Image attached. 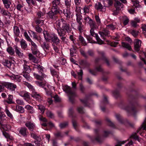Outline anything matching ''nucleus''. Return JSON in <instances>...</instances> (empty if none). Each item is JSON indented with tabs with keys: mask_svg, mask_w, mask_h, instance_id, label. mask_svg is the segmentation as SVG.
I'll return each instance as SVG.
<instances>
[{
	"mask_svg": "<svg viewBox=\"0 0 146 146\" xmlns=\"http://www.w3.org/2000/svg\"><path fill=\"white\" fill-rule=\"evenodd\" d=\"M54 24L55 29L57 33L59 34L64 33L65 31H67L68 33H69L72 31L69 24L62 18L56 20Z\"/></svg>",
	"mask_w": 146,
	"mask_h": 146,
	"instance_id": "1",
	"label": "nucleus"
},
{
	"mask_svg": "<svg viewBox=\"0 0 146 146\" xmlns=\"http://www.w3.org/2000/svg\"><path fill=\"white\" fill-rule=\"evenodd\" d=\"M68 94L69 100L70 102L73 103L74 102V98L78 97L75 92L72 91L71 88L68 86H65L63 89Z\"/></svg>",
	"mask_w": 146,
	"mask_h": 146,
	"instance_id": "2",
	"label": "nucleus"
},
{
	"mask_svg": "<svg viewBox=\"0 0 146 146\" xmlns=\"http://www.w3.org/2000/svg\"><path fill=\"white\" fill-rule=\"evenodd\" d=\"M76 20L78 24L77 26H74V28L77 29L80 33H81L83 31L84 29V25L82 24V15L79 13L76 14Z\"/></svg>",
	"mask_w": 146,
	"mask_h": 146,
	"instance_id": "3",
	"label": "nucleus"
},
{
	"mask_svg": "<svg viewBox=\"0 0 146 146\" xmlns=\"http://www.w3.org/2000/svg\"><path fill=\"white\" fill-rule=\"evenodd\" d=\"M0 84L2 85L10 90L13 91L15 90L17 86L13 83L5 82H0Z\"/></svg>",
	"mask_w": 146,
	"mask_h": 146,
	"instance_id": "4",
	"label": "nucleus"
},
{
	"mask_svg": "<svg viewBox=\"0 0 146 146\" xmlns=\"http://www.w3.org/2000/svg\"><path fill=\"white\" fill-rule=\"evenodd\" d=\"M60 13V12L51 10L47 13V17L49 19H51L52 20H56L58 18L57 15Z\"/></svg>",
	"mask_w": 146,
	"mask_h": 146,
	"instance_id": "5",
	"label": "nucleus"
},
{
	"mask_svg": "<svg viewBox=\"0 0 146 146\" xmlns=\"http://www.w3.org/2000/svg\"><path fill=\"white\" fill-rule=\"evenodd\" d=\"M132 104H130L128 105L125 106L124 109L129 114L132 115H134L137 112V111L136 108L132 106Z\"/></svg>",
	"mask_w": 146,
	"mask_h": 146,
	"instance_id": "6",
	"label": "nucleus"
},
{
	"mask_svg": "<svg viewBox=\"0 0 146 146\" xmlns=\"http://www.w3.org/2000/svg\"><path fill=\"white\" fill-rule=\"evenodd\" d=\"M80 52L81 54L86 58H88V56L93 57L94 55V51L91 50H88L86 53L83 50L80 49Z\"/></svg>",
	"mask_w": 146,
	"mask_h": 146,
	"instance_id": "7",
	"label": "nucleus"
},
{
	"mask_svg": "<svg viewBox=\"0 0 146 146\" xmlns=\"http://www.w3.org/2000/svg\"><path fill=\"white\" fill-rule=\"evenodd\" d=\"M2 1L4 7L7 9H9L10 11H12L15 9L13 7H10L11 5V2L9 0H2Z\"/></svg>",
	"mask_w": 146,
	"mask_h": 146,
	"instance_id": "8",
	"label": "nucleus"
},
{
	"mask_svg": "<svg viewBox=\"0 0 146 146\" xmlns=\"http://www.w3.org/2000/svg\"><path fill=\"white\" fill-rule=\"evenodd\" d=\"M0 13L1 15L5 18L8 17L10 19L11 17V13L7 10H6L4 8H1V7L0 5Z\"/></svg>",
	"mask_w": 146,
	"mask_h": 146,
	"instance_id": "9",
	"label": "nucleus"
},
{
	"mask_svg": "<svg viewBox=\"0 0 146 146\" xmlns=\"http://www.w3.org/2000/svg\"><path fill=\"white\" fill-rule=\"evenodd\" d=\"M60 4V3L55 1H52L50 3V6L51 7V10L60 12L59 8L58 7V5Z\"/></svg>",
	"mask_w": 146,
	"mask_h": 146,
	"instance_id": "10",
	"label": "nucleus"
},
{
	"mask_svg": "<svg viewBox=\"0 0 146 146\" xmlns=\"http://www.w3.org/2000/svg\"><path fill=\"white\" fill-rule=\"evenodd\" d=\"M95 9L100 11L104 12L105 11V7L102 5L100 2H98L95 5Z\"/></svg>",
	"mask_w": 146,
	"mask_h": 146,
	"instance_id": "11",
	"label": "nucleus"
},
{
	"mask_svg": "<svg viewBox=\"0 0 146 146\" xmlns=\"http://www.w3.org/2000/svg\"><path fill=\"white\" fill-rule=\"evenodd\" d=\"M52 44H59L60 43V40L56 35L55 34L52 35L51 39Z\"/></svg>",
	"mask_w": 146,
	"mask_h": 146,
	"instance_id": "12",
	"label": "nucleus"
},
{
	"mask_svg": "<svg viewBox=\"0 0 146 146\" xmlns=\"http://www.w3.org/2000/svg\"><path fill=\"white\" fill-rule=\"evenodd\" d=\"M41 73V75L40 76L34 72L33 73V75L34 77L36 79L40 81H42L44 78H46L47 77V76L44 73H42V72Z\"/></svg>",
	"mask_w": 146,
	"mask_h": 146,
	"instance_id": "13",
	"label": "nucleus"
},
{
	"mask_svg": "<svg viewBox=\"0 0 146 146\" xmlns=\"http://www.w3.org/2000/svg\"><path fill=\"white\" fill-rule=\"evenodd\" d=\"M15 3L16 5H15V7L14 9L16 8L18 11H21L24 6L22 1H18L17 2H16Z\"/></svg>",
	"mask_w": 146,
	"mask_h": 146,
	"instance_id": "14",
	"label": "nucleus"
},
{
	"mask_svg": "<svg viewBox=\"0 0 146 146\" xmlns=\"http://www.w3.org/2000/svg\"><path fill=\"white\" fill-rule=\"evenodd\" d=\"M27 129L25 127H21L19 130V133L24 137H27L29 133Z\"/></svg>",
	"mask_w": 146,
	"mask_h": 146,
	"instance_id": "15",
	"label": "nucleus"
},
{
	"mask_svg": "<svg viewBox=\"0 0 146 146\" xmlns=\"http://www.w3.org/2000/svg\"><path fill=\"white\" fill-rule=\"evenodd\" d=\"M31 95L33 97L39 102H41L42 100V98L41 95L36 92H33Z\"/></svg>",
	"mask_w": 146,
	"mask_h": 146,
	"instance_id": "16",
	"label": "nucleus"
},
{
	"mask_svg": "<svg viewBox=\"0 0 146 146\" xmlns=\"http://www.w3.org/2000/svg\"><path fill=\"white\" fill-rule=\"evenodd\" d=\"M109 32L107 29H104L102 31H99V33L104 40L106 39V37L108 36Z\"/></svg>",
	"mask_w": 146,
	"mask_h": 146,
	"instance_id": "17",
	"label": "nucleus"
},
{
	"mask_svg": "<svg viewBox=\"0 0 146 146\" xmlns=\"http://www.w3.org/2000/svg\"><path fill=\"white\" fill-rule=\"evenodd\" d=\"M20 44L21 48L24 50H28V46L26 42L24 39H22L20 41Z\"/></svg>",
	"mask_w": 146,
	"mask_h": 146,
	"instance_id": "18",
	"label": "nucleus"
},
{
	"mask_svg": "<svg viewBox=\"0 0 146 146\" xmlns=\"http://www.w3.org/2000/svg\"><path fill=\"white\" fill-rule=\"evenodd\" d=\"M92 6V5H85L82 9L83 11V14L84 15H86V14H88L90 12V7Z\"/></svg>",
	"mask_w": 146,
	"mask_h": 146,
	"instance_id": "19",
	"label": "nucleus"
},
{
	"mask_svg": "<svg viewBox=\"0 0 146 146\" xmlns=\"http://www.w3.org/2000/svg\"><path fill=\"white\" fill-rule=\"evenodd\" d=\"M146 131V119H145L143 123L141 125V127L139 128L137 131V133H139L140 135H142V133H141L142 129Z\"/></svg>",
	"mask_w": 146,
	"mask_h": 146,
	"instance_id": "20",
	"label": "nucleus"
},
{
	"mask_svg": "<svg viewBox=\"0 0 146 146\" xmlns=\"http://www.w3.org/2000/svg\"><path fill=\"white\" fill-rule=\"evenodd\" d=\"M15 51L17 56L21 58L23 57V53L20 51L21 49L17 46H14Z\"/></svg>",
	"mask_w": 146,
	"mask_h": 146,
	"instance_id": "21",
	"label": "nucleus"
},
{
	"mask_svg": "<svg viewBox=\"0 0 146 146\" xmlns=\"http://www.w3.org/2000/svg\"><path fill=\"white\" fill-rule=\"evenodd\" d=\"M44 36L45 39L47 42H50L51 39V36L52 35H50L49 33L46 31H44L43 32Z\"/></svg>",
	"mask_w": 146,
	"mask_h": 146,
	"instance_id": "22",
	"label": "nucleus"
},
{
	"mask_svg": "<svg viewBox=\"0 0 146 146\" xmlns=\"http://www.w3.org/2000/svg\"><path fill=\"white\" fill-rule=\"evenodd\" d=\"M25 125L31 131H33L35 127V124L30 122H27L26 123Z\"/></svg>",
	"mask_w": 146,
	"mask_h": 146,
	"instance_id": "23",
	"label": "nucleus"
},
{
	"mask_svg": "<svg viewBox=\"0 0 146 146\" xmlns=\"http://www.w3.org/2000/svg\"><path fill=\"white\" fill-rule=\"evenodd\" d=\"M99 54H100L102 57V60L105 61L107 64L108 66L110 65V63L108 59L105 56V54L103 52H98Z\"/></svg>",
	"mask_w": 146,
	"mask_h": 146,
	"instance_id": "24",
	"label": "nucleus"
},
{
	"mask_svg": "<svg viewBox=\"0 0 146 146\" xmlns=\"http://www.w3.org/2000/svg\"><path fill=\"white\" fill-rule=\"evenodd\" d=\"M141 41L139 40L134 43V49L137 52H138L140 50V48L141 46Z\"/></svg>",
	"mask_w": 146,
	"mask_h": 146,
	"instance_id": "25",
	"label": "nucleus"
},
{
	"mask_svg": "<svg viewBox=\"0 0 146 146\" xmlns=\"http://www.w3.org/2000/svg\"><path fill=\"white\" fill-rule=\"evenodd\" d=\"M114 6L117 10H120L122 8L123 4L119 1L115 0L114 3Z\"/></svg>",
	"mask_w": 146,
	"mask_h": 146,
	"instance_id": "26",
	"label": "nucleus"
},
{
	"mask_svg": "<svg viewBox=\"0 0 146 146\" xmlns=\"http://www.w3.org/2000/svg\"><path fill=\"white\" fill-rule=\"evenodd\" d=\"M20 95L21 96L25 98L28 99H30V94L28 92L25 91H23L20 92L19 93Z\"/></svg>",
	"mask_w": 146,
	"mask_h": 146,
	"instance_id": "27",
	"label": "nucleus"
},
{
	"mask_svg": "<svg viewBox=\"0 0 146 146\" xmlns=\"http://www.w3.org/2000/svg\"><path fill=\"white\" fill-rule=\"evenodd\" d=\"M33 68H34L38 70V72L42 73L43 72V69L44 67L41 66L39 64H34Z\"/></svg>",
	"mask_w": 146,
	"mask_h": 146,
	"instance_id": "28",
	"label": "nucleus"
},
{
	"mask_svg": "<svg viewBox=\"0 0 146 146\" xmlns=\"http://www.w3.org/2000/svg\"><path fill=\"white\" fill-rule=\"evenodd\" d=\"M41 44L42 47L45 51L49 50V44L47 42H42V43H41Z\"/></svg>",
	"mask_w": 146,
	"mask_h": 146,
	"instance_id": "29",
	"label": "nucleus"
},
{
	"mask_svg": "<svg viewBox=\"0 0 146 146\" xmlns=\"http://www.w3.org/2000/svg\"><path fill=\"white\" fill-rule=\"evenodd\" d=\"M2 119H0V125H1L3 129L6 131L9 130L11 129V126L9 125L3 124L2 123L1 121Z\"/></svg>",
	"mask_w": 146,
	"mask_h": 146,
	"instance_id": "30",
	"label": "nucleus"
},
{
	"mask_svg": "<svg viewBox=\"0 0 146 146\" xmlns=\"http://www.w3.org/2000/svg\"><path fill=\"white\" fill-rule=\"evenodd\" d=\"M11 62H12L11 60L5 59L3 61V64L5 66L8 68H10L12 64Z\"/></svg>",
	"mask_w": 146,
	"mask_h": 146,
	"instance_id": "31",
	"label": "nucleus"
},
{
	"mask_svg": "<svg viewBox=\"0 0 146 146\" xmlns=\"http://www.w3.org/2000/svg\"><path fill=\"white\" fill-rule=\"evenodd\" d=\"M63 13L67 18H70L71 13L69 9H64Z\"/></svg>",
	"mask_w": 146,
	"mask_h": 146,
	"instance_id": "32",
	"label": "nucleus"
},
{
	"mask_svg": "<svg viewBox=\"0 0 146 146\" xmlns=\"http://www.w3.org/2000/svg\"><path fill=\"white\" fill-rule=\"evenodd\" d=\"M88 24H89L90 28H96V23L95 21L93 20L91 18L88 21Z\"/></svg>",
	"mask_w": 146,
	"mask_h": 146,
	"instance_id": "33",
	"label": "nucleus"
},
{
	"mask_svg": "<svg viewBox=\"0 0 146 146\" xmlns=\"http://www.w3.org/2000/svg\"><path fill=\"white\" fill-rule=\"evenodd\" d=\"M72 48H71L70 49V55L72 57L76 56V49L74 45H72Z\"/></svg>",
	"mask_w": 146,
	"mask_h": 146,
	"instance_id": "34",
	"label": "nucleus"
},
{
	"mask_svg": "<svg viewBox=\"0 0 146 146\" xmlns=\"http://www.w3.org/2000/svg\"><path fill=\"white\" fill-rule=\"evenodd\" d=\"M2 133L3 135L7 139V141H8L9 140H11L13 139V137L8 133L5 131H3Z\"/></svg>",
	"mask_w": 146,
	"mask_h": 146,
	"instance_id": "35",
	"label": "nucleus"
},
{
	"mask_svg": "<svg viewBox=\"0 0 146 146\" xmlns=\"http://www.w3.org/2000/svg\"><path fill=\"white\" fill-rule=\"evenodd\" d=\"M31 137L34 139H36L38 141H40L41 140V138L39 136L37 135L36 134L34 133H30Z\"/></svg>",
	"mask_w": 146,
	"mask_h": 146,
	"instance_id": "36",
	"label": "nucleus"
},
{
	"mask_svg": "<svg viewBox=\"0 0 146 146\" xmlns=\"http://www.w3.org/2000/svg\"><path fill=\"white\" fill-rule=\"evenodd\" d=\"M15 110L17 112L20 113H23L25 112L24 108L21 106L17 105L16 107Z\"/></svg>",
	"mask_w": 146,
	"mask_h": 146,
	"instance_id": "37",
	"label": "nucleus"
},
{
	"mask_svg": "<svg viewBox=\"0 0 146 146\" xmlns=\"http://www.w3.org/2000/svg\"><path fill=\"white\" fill-rule=\"evenodd\" d=\"M35 22L36 25L38 26H42L44 24L43 20L38 18H36Z\"/></svg>",
	"mask_w": 146,
	"mask_h": 146,
	"instance_id": "38",
	"label": "nucleus"
},
{
	"mask_svg": "<svg viewBox=\"0 0 146 146\" xmlns=\"http://www.w3.org/2000/svg\"><path fill=\"white\" fill-rule=\"evenodd\" d=\"M122 46L126 48L129 50H131L132 48L131 46L129 44L125 42H122L121 43Z\"/></svg>",
	"mask_w": 146,
	"mask_h": 146,
	"instance_id": "39",
	"label": "nucleus"
},
{
	"mask_svg": "<svg viewBox=\"0 0 146 146\" xmlns=\"http://www.w3.org/2000/svg\"><path fill=\"white\" fill-rule=\"evenodd\" d=\"M124 119H118V121L121 124H127L129 125L131 127H133L134 126V124L129 122H124Z\"/></svg>",
	"mask_w": 146,
	"mask_h": 146,
	"instance_id": "40",
	"label": "nucleus"
},
{
	"mask_svg": "<svg viewBox=\"0 0 146 146\" xmlns=\"http://www.w3.org/2000/svg\"><path fill=\"white\" fill-rule=\"evenodd\" d=\"M86 38L88 42L90 43H96V42L93 40L92 39V37L90 35H86Z\"/></svg>",
	"mask_w": 146,
	"mask_h": 146,
	"instance_id": "41",
	"label": "nucleus"
},
{
	"mask_svg": "<svg viewBox=\"0 0 146 146\" xmlns=\"http://www.w3.org/2000/svg\"><path fill=\"white\" fill-rule=\"evenodd\" d=\"M7 51L11 55H13L14 53V51L13 48L10 46H9L7 49Z\"/></svg>",
	"mask_w": 146,
	"mask_h": 146,
	"instance_id": "42",
	"label": "nucleus"
},
{
	"mask_svg": "<svg viewBox=\"0 0 146 146\" xmlns=\"http://www.w3.org/2000/svg\"><path fill=\"white\" fill-rule=\"evenodd\" d=\"M21 77L18 75H14L11 77V79L16 82H20L21 80Z\"/></svg>",
	"mask_w": 146,
	"mask_h": 146,
	"instance_id": "43",
	"label": "nucleus"
},
{
	"mask_svg": "<svg viewBox=\"0 0 146 146\" xmlns=\"http://www.w3.org/2000/svg\"><path fill=\"white\" fill-rule=\"evenodd\" d=\"M45 13L41 11L38 12L37 13V17L36 18L43 19L44 18Z\"/></svg>",
	"mask_w": 146,
	"mask_h": 146,
	"instance_id": "44",
	"label": "nucleus"
},
{
	"mask_svg": "<svg viewBox=\"0 0 146 146\" xmlns=\"http://www.w3.org/2000/svg\"><path fill=\"white\" fill-rule=\"evenodd\" d=\"M68 125V122H64L61 123H60L59 126L61 129L65 128Z\"/></svg>",
	"mask_w": 146,
	"mask_h": 146,
	"instance_id": "45",
	"label": "nucleus"
},
{
	"mask_svg": "<svg viewBox=\"0 0 146 146\" xmlns=\"http://www.w3.org/2000/svg\"><path fill=\"white\" fill-rule=\"evenodd\" d=\"M64 4L67 9H70L71 6V0H64Z\"/></svg>",
	"mask_w": 146,
	"mask_h": 146,
	"instance_id": "46",
	"label": "nucleus"
},
{
	"mask_svg": "<svg viewBox=\"0 0 146 146\" xmlns=\"http://www.w3.org/2000/svg\"><path fill=\"white\" fill-rule=\"evenodd\" d=\"M80 65L84 66L86 67H88L90 66V64L86 60H82L80 62Z\"/></svg>",
	"mask_w": 146,
	"mask_h": 146,
	"instance_id": "47",
	"label": "nucleus"
},
{
	"mask_svg": "<svg viewBox=\"0 0 146 146\" xmlns=\"http://www.w3.org/2000/svg\"><path fill=\"white\" fill-rule=\"evenodd\" d=\"M27 2L29 5L32 4L34 6L37 5V3L36 0H26Z\"/></svg>",
	"mask_w": 146,
	"mask_h": 146,
	"instance_id": "48",
	"label": "nucleus"
},
{
	"mask_svg": "<svg viewBox=\"0 0 146 146\" xmlns=\"http://www.w3.org/2000/svg\"><path fill=\"white\" fill-rule=\"evenodd\" d=\"M79 40L83 44V45L86 46L87 45V43L85 41V40L84 39V38L81 35H79Z\"/></svg>",
	"mask_w": 146,
	"mask_h": 146,
	"instance_id": "49",
	"label": "nucleus"
},
{
	"mask_svg": "<svg viewBox=\"0 0 146 146\" xmlns=\"http://www.w3.org/2000/svg\"><path fill=\"white\" fill-rule=\"evenodd\" d=\"M14 32L17 36H19L20 33L19 27L17 26H15L13 27Z\"/></svg>",
	"mask_w": 146,
	"mask_h": 146,
	"instance_id": "50",
	"label": "nucleus"
},
{
	"mask_svg": "<svg viewBox=\"0 0 146 146\" xmlns=\"http://www.w3.org/2000/svg\"><path fill=\"white\" fill-rule=\"evenodd\" d=\"M122 20L123 24L124 25H127L129 21V18L126 16H123Z\"/></svg>",
	"mask_w": 146,
	"mask_h": 146,
	"instance_id": "51",
	"label": "nucleus"
},
{
	"mask_svg": "<svg viewBox=\"0 0 146 146\" xmlns=\"http://www.w3.org/2000/svg\"><path fill=\"white\" fill-rule=\"evenodd\" d=\"M65 33L63 34H60L58 33L59 36L60 37H61L60 38V39L63 42H64L65 40L66 39V37L65 36H64L66 35L67 33H68L67 31H65Z\"/></svg>",
	"mask_w": 146,
	"mask_h": 146,
	"instance_id": "52",
	"label": "nucleus"
},
{
	"mask_svg": "<svg viewBox=\"0 0 146 146\" xmlns=\"http://www.w3.org/2000/svg\"><path fill=\"white\" fill-rule=\"evenodd\" d=\"M31 49L32 51L33 54L34 55H36V56L37 54H38L39 53V52L38 49L37 47L35 48H31Z\"/></svg>",
	"mask_w": 146,
	"mask_h": 146,
	"instance_id": "53",
	"label": "nucleus"
},
{
	"mask_svg": "<svg viewBox=\"0 0 146 146\" xmlns=\"http://www.w3.org/2000/svg\"><path fill=\"white\" fill-rule=\"evenodd\" d=\"M13 96L12 95H9L8 98V100L6 101V102L9 104H13Z\"/></svg>",
	"mask_w": 146,
	"mask_h": 146,
	"instance_id": "54",
	"label": "nucleus"
},
{
	"mask_svg": "<svg viewBox=\"0 0 146 146\" xmlns=\"http://www.w3.org/2000/svg\"><path fill=\"white\" fill-rule=\"evenodd\" d=\"M131 137L136 140H137L139 141H140V139H139L138 136L137 135V133H133L131 136Z\"/></svg>",
	"mask_w": 146,
	"mask_h": 146,
	"instance_id": "55",
	"label": "nucleus"
},
{
	"mask_svg": "<svg viewBox=\"0 0 146 146\" xmlns=\"http://www.w3.org/2000/svg\"><path fill=\"white\" fill-rule=\"evenodd\" d=\"M95 38L97 40V41H96V43H97L100 44H102L104 43V42L100 38L98 35Z\"/></svg>",
	"mask_w": 146,
	"mask_h": 146,
	"instance_id": "56",
	"label": "nucleus"
},
{
	"mask_svg": "<svg viewBox=\"0 0 146 146\" xmlns=\"http://www.w3.org/2000/svg\"><path fill=\"white\" fill-rule=\"evenodd\" d=\"M113 96L115 98H117L120 96L119 92L117 90H115L113 92Z\"/></svg>",
	"mask_w": 146,
	"mask_h": 146,
	"instance_id": "57",
	"label": "nucleus"
},
{
	"mask_svg": "<svg viewBox=\"0 0 146 146\" xmlns=\"http://www.w3.org/2000/svg\"><path fill=\"white\" fill-rule=\"evenodd\" d=\"M80 90L81 92L84 94L85 93V88L82 83H80L79 84Z\"/></svg>",
	"mask_w": 146,
	"mask_h": 146,
	"instance_id": "58",
	"label": "nucleus"
},
{
	"mask_svg": "<svg viewBox=\"0 0 146 146\" xmlns=\"http://www.w3.org/2000/svg\"><path fill=\"white\" fill-rule=\"evenodd\" d=\"M95 17L97 25L98 26L100 25L101 23L100 19V18L99 16L97 15H96Z\"/></svg>",
	"mask_w": 146,
	"mask_h": 146,
	"instance_id": "59",
	"label": "nucleus"
},
{
	"mask_svg": "<svg viewBox=\"0 0 146 146\" xmlns=\"http://www.w3.org/2000/svg\"><path fill=\"white\" fill-rule=\"evenodd\" d=\"M53 48L55 52L58 53L59 51V44L56 45L55 44L52 45Z\"/></svg>",
	"mask_w": 146,
	"mask_h": 146,
	"instance_id": "60",
	"label": "nucleus"
},
{
	"mask_svg": "<svg viewBox=\"0 0 146 146\" xmlns=\"http://www.w3.org/2000/svg\"><path fill=\"white\" fill-rule=\"evenodd\" d=\"M23 76L27 80L30 81L31 80V78L29 74L28 73L26 72L24 73Z\"/></svg>",
	"mask_w": 146,
	"mask_h": 146,
	"instance_id": "61",
	"label": "nucleus"
},
{
	"mask_svg": "<svg viewBox=\"0 0 146 146\" xmlns=\"http://www.w3.org/2000/svg\"><path fill=\"white\" fill-rule=\"evenodd\" d=\"M96 28H91V29L90 30V33L91 35L92 36L95 37H96L98 35L96 33H95L94 31V29Z\"/></svg>",
	"mask_w": 146,
	"mask_h": 146,
	"instance_id": "62",
	"label": "nucleus"
},
{
	"mask_svg": "<svg viewBox=\"0 0 146 146\" xmlns=\"http://www.w3.org/2000/svg\"><path fill=\"white\" fill-rule=\"evenodd\" d=\"M41 26L36 25L35 26V29L36 31L38 33H40L42 31V29L40 27Z\"/></svg>",
	"mask_w": 146,
	"mask_h": 146,
	"instance_id": "63",
	"label": "nucleus"
},
{
	"mask_svg": "<svg viewBox=\"0 0 146 146\" xmlns=\"http://www.w3.org/2000/svg\"><path fill=\"white\" fill-rule=\"evenodd\" d=\"M131 35L135 37H136L138 35L139 32L135 30H133L131 32Z\"/></svg>",
	"mask_w": 146,
	"mask_h": 146,
	"instance_id": "64",
	"label": "nucleus"
}]
</instances>
